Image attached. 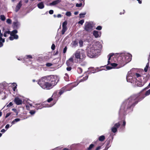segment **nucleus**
Instances as JSON below:
<instances>
[{"mask_svg": "<svg viewBox=\"0 0 150 150\" xmlns=\"http://www.w3.org/2000/svg\"><path fill=\"white\" fill-rule=\"evenodd\" d=\"M144 98V97L141 96L140 93L131 96L122 104L119 112V115H126L132 110V108L138 102L142 100Z\"/></svg>", "mask_w": 150, "mask_h": 150, "instance_id": "1", "label": "nucleus"}, {"mask_svg": "<svg viewBox=\"0 0 150 150\" xmlns=\"http://www.w3.org/2000/svg\"><path fill=\"white\" fill-rule=\"evenodd\" d=\"M57 76L51 75L41 78L38 82V84L44 89H49L56 85L59 81Z\"/></svg>", "mask_w": 150, "mask_h": 150, "instance_id": "2", "label": "nucleus"}, {"mask_svg": "<svg viewBox=\"0 0 150 150\" xmlns=\"http://www.w3.org/2000/svg\"><path fill=\"white\" fill-rule=\"evenodd\" d=\"M132 57V55L129 53H122L115 56L114 60L118 63L119 67H122L131 61Z\"/></svg>", "mask_w": 150, "mask_h": 150, "instance_id": "3", "label": "nucleus"}, {"mask_svg": "<svg viewBox=\"0 0 150 150\" xmlns=\"http://www.w3.org/2000/svg\"><path fill=\"white\" fill-rule=\"evenodd\" d=\"M101 45L96 43L90 45L87 49V55L90 58H93L99 54Z\"/></svg>", "mask_w": 150, "mask_h": 150, "instance_id": "4", "label": "nucleus"}, {"mask_svg": "<svg viewBox=\"0 0 150 150\" xmlns=\"http://www.w3.org/2000/svg\"><path fill=\"white\" fill-rule=\"evenodd\" d=\"M135 76L136 77V80L138 81L137 85L139 87L144 85L150 78L149 75L148 74L141 76L139 74L136 73Z\"/></svg>", "mask_w": 150, "mask_h": 150, "instance_id": "5", "label": "nucleus"}, {"mask_svg": "<svg viewBox=\"0 0 150 150\" xmlns=\"http://www.w3.org/2000/svg\"><path fill=\"white\" fill-rule=\"evenodd\" d=\"M108 57V64H110L112 67L108 66L106 67V68L107 70H109L112 68H119L121 67H119V65L117 61L115 62L114 60L115 58V56L113 57V54H109ZM116 61V60H115Z\"/></svg>", "mask_w": 150, "mask_h": 150, "instance_id": "6", "label": "nucleus"}, {"mask_svg": "<svg viewBox=\"0 0 150 150\" xmlns=\"http://www.w3.org/2000/svg\"><path fill=\"white\" fill-rule=\"evenodd\" d=\"M72 56H74L75 62H77L82 61L85 57L86 55L83 50H78L76 51Z\"/></svg>", "mask_w": 150, "mask_h": 150, "instance_id": "7", "label": "nucleus"}, {"mask_svg": "<svg viewBox=\"0 0 150 150\" xmlns=\"http://www.w3.org/2000/svg\"><path fill=\"white\" fill-rule=\"evenodd\" d=\"M55 103L52 104H51L50 105H48L47 104L46 102H45L43 103H42L41 104L37 103L35 104V106H34V107H35V108L37 110H38V109H40L44 107H51Z\"/></svg>", "mask_w": 150, "mask_h": 150, "instance_id": "8", "label": "nucleus"}, {"mask_svg": "<svg viewBox=\"0 0 150 150\" xmlns=\"http://www.w3.org/2000/svg\"><path fill=\"white\" fill-rule=\"evenodd\" d=\"M78 84V83H73L70 87L71 88L69 89H66V87H64L62 88L60 91L59 94L60 95H62L64 92L66 91L71 90L73 87L76 86Z\"/></svg>", "mask_w": 150, "mask_h": 150, "instance_id": "9", "label": "nucleus"}, {"mask_svg": "<svg viewBox=\"0 0 150 150\" xmlns=\"http://www.w3.org/2000/svg\"><path fill=\"white\" fill-rule=\"evenodd\" d=\"M84 27V29L87 32H90L93 30L92 25L89 22H86Z\"/></svg>", "mask_w": 150, "mask_h": 150, "instance_id": "10", "label": "nucleus"}, {"mask_svg": "<svg viewBox=\"0 0 150 150\" xmlns=\"http://www.w3.org/2000/svg\"><path fill=\"white\" fill-rule=\"evenodd\" d=\"M133 75L131 71H129L128 72L126 76L127 80L128 82L132 83L133 81H134V80H135V79L133 78L132 76Z\"/></svg>", "mask_w": 150, "mask_h": 150, "instance_id": "11", "label": "nucleus"}, {"mask_svg": "<svg viewBox=\"0 0 150 150\" xmlns=\"http://www.w3.org/2000/svg\"><path fill=\"white\" fill-rule=\"evenodd\" d=\"M67 22L66 21H64L62 25V35L64 34L65 32L67 30Z\"/></svg>", "mask_w": 150, "mask_h": 150, "instance_id": "12", "label": "nucleus"}, {"mask_svg": "<svg viewBox=\"0 0 150 150\" xmlns=\"http://www.w3.org/2000/svg\"><path fill=\"white\" fill-rule=\"evenodd\" d=\"M120 125V122L115 123L114 126L111 128L112 131L113 133H115L117 131V129L119 127Z\"/></svg>", "mask_w": 150, "mask_h": 150, "instance_id": "13", "label": "nucleus"}, {"mask_svg": "<svg viewBox=\"0 0 150 150\" xmlns=\"http://www.w3.org/2000/svg\"><path fill=\"white\" fill-rule=\"evenodd\" d=\"M74 60V56L71 57L66 62V64L68 66H71L73 65V61Z\"/></svg>", "mask_w": 150, "mask_h": 150, "instance_id": "14", "label": "nucleus"}, {"mask_svg": "<svg viewBox=\"0 0 150 150\" xmlns=\"http://www.w3.org/2000/svg\"><path fill=\"white\" fill-rule=\"evenodd\" d=\"M24 103L25 104V106L27 109L29 110L30 107H32V104L31 103V101L29 100H28L25 102V101H24Z\"/></svg>", "mask_w": 150, "mask_h": 150, "instance_id": "15", "label": "nucleus"}, {"mask_svg": "<svg viewBox=\"0 0 150 150\" xmlns=\"http://www.w3.org/2000/svg\"><path fill=\"white\" fill-rule=\"evenodd\" d=\"M14 102L17 105H21L22 104V100L18 97H16L15 98Z\"/></svg>", "mask_w": 150, "mask_h": 150, "instance_id": "16", "label": "nucleus"}, {"mask_svg": "<svg viewBox=\"0 0 150 150\" xmlns=\"http://www.w3.org/2000/svg\"><path fill=\"white\" fill-rule=\"evenodd\" d=\"M61 1L60 0H56L50 3L49 5L50 6H54L59 4Z\"/></svg>", "mask_w": 150, "mask_h": 150, "instance_id": "17", "label": "nucleus"}, {"mask_svg": "<svg viewBox=\"0 0 150 150\" xmlns=\"http://www.w3.org/2000/svg\"><path fill=\"white\" fill-rule=\"evenodd\" d=\"M93 34L96 38L99 37L100 36V33L96 30H94L93 31Z\"/></svg>", "mask_w": 150, "mask_h": 150, "instance_id": "18", "label": "nucleus"}, {"mask_svg": "<svg viewBox=\"0 0 150 150\" xmlns=\"http://www.w3.org/2000/svg\"><path fill=\"white\" fill-rule=\"evenodd\" d=\"M11 32L8 30H5L4 31V36L5 37H6L8 36L9 35H11Z\"/></svg>", "mask_w": 150, "mask_h": 150, "instance_id": "19", "label": "nucleus"}, {"mask_svg": "<svg viewBox=\"0 0 150 150\" xmlns=\"http://www.w3.org/2000/svg\"><path fill=\"white\" fill-rule=\"evenodd\" d=\"M21 5H22V4H21V2H20L16 7L15 10V11L16 12H17L18 11V10L20 8L21 6Z\"/></svg>", "mask_w": 150, "mask_h": 150, "instance_id": "20", "label": "nucleus"}, {"mask_svg": "<svg viewBox=\"0 0 150 150\" xmlns=\"http://www.w3.org/2000/svg\"><path fill=\"white\" fill-rule=\"evenodd\" d=\"M13 24L14 27L15 28H17L19 27L20 25V23L18 21L14 22Z\"/></svg>", "mask_w": 150, "mask_h": 150, "instance_id": "21", "label": "nucleus"}, {"mask_svg": "<svg viewBox=\"0 0 150 150\" xmlns=\"http://www.w3.org/2000/svg\"><path fill=\"white\" fill-rule=\"evenodd\" d=\"M38 8L40 9L43 8L44 7V3L43 2H41L38 4Z\"/></svg>", "mask_w": 150, "mask_h": 150, "instance_id": "22", "label": "nucleus"}, {"mask_svg": "<svg viewBox=\"0 0 150 150\" xmlns=\"http://www.w3.org/2000/svg\"><path fill=\"white\" fill-rule=\"evenodd\" d=\"M18 35H11L9 37V39L10 40H12L14 39H17L18 38Z\"/></svg>", "mask_w": 150, "mask_h": 150, "instance_id": "23", "label": "nucleus"}, {"mask_svg": "<svg viewBox=\"0 0 150 150\" xmlns=\"http://www.w3.org/2000/svg\"><path fill=\"white\" fill-rule=\"evenodd\" d=\"M20 119L19 118H16L11 122V124L13 125L15 124L16 123L19 121Z\"/></svg>", "mask_w": 150, "mask_h": 150, "instance_id": "24", "label": "nucleus"}, {"mask_svg": "<svg viewBox=\"0 0 150 150\" xmlns=\"http://www.w3.org/2000/svg\"><path fill=\"white\" fill-rule=\"evenodd\" d=\"M105 139V137L104 135H102L99 137L98 139L100 141H103Z\"/></svg>", "mask_w": 150, "mask_h": 150, "instance_id": "25", "label": "nucleus"}, {"mask_svg": "<svg viewBox=\"0 0 150 150\" xmlns=\"http://www.w3.org/2000/svg\"><path fill=\"white\" fill-rule=\"evenodd\" d=\"M18 32L16 30H14L13 31H12L11 32V35H16L15 34L17 33Z\"/></svg>", "mask_w": 150, "mask_h": 150, "instance_id": "26", "label": "nucleus"}, {"mask_svg": "<svg viewBox=\"0 0 150 150\" xmlns=\"http://www.w3.org/2000/svg\"><path fill=\"white\" fill-rule=\"evenodd\" d=\"M99 69L98 68H97L95 69V70L93 69L91 71V73H94L96 72H97L99 71H100Z\"/></svg>", "mask_w": 150, "mask_h": 150, "instance_id": "27", "label": "nucleus"}, {"mask_svg": "<svg viewBox=\"0 0 150 150\" xmlns=\"http://www.w3.org/2000/svg\"><path fill=\"white\" fill-rule=\"evenodd\" d=\"M3 34H1L0 35V42L4 43L5 42V40L4 39H3L2 37L3 36Z\"/></svg>", "mask_w": 150, "mask_h": 150, "instance_id": "28", "label": "nucleus"}, {"mask_svg": "<svg viewBox=\"0 0 150 150\" xmlns=\"http://www.w3.org/2000/svg\"><path fill=\"white\" fill-rule=\"evenodd\" d=\"M13 86H14L13 88V89L14 91H15L17 88V84L15 83H13L12 84Z\"/></svg>", "mask_w": 150, "mask_h": 150, "instance_id": "29", "label": "nucleus"}, {"mask_svg": "<svg viewBox=\"0 0 150 150\" xmlns=\"http://www.w3.org/2000/svg\"><path fill=\"white\" fill-rule=\"evenodd\" d=\"M65 76L64 77V79L66 81H68L69 80V77L67 74H65Z\"/></svg>", "mask_w": 150, "mask_h": 150, "instance_id": "30", "label": "nucleus"}, {"mask_svg": "<svg viewBox=\"0 0 150 150\" xmlns=\"http://www.w3.org/2000/svg\"><path fill=\"white\" fill-rule=\"evenodd\" d=\"M149 62H148L147 64L146 67H145V68L144 69V71L145 72H146L147 71V70H148V69L149 68Z\"/></svg>", "mask_w": 150, "mask_h": 150, "instance_id": "31", "label": "nucleus"}, {"mask_svg": "<svg viewBox=\"0 0 150 150\" xmlns=\"http://www.w3.org/2000/svg\"><path fill=\"white\" fill-rule=\"evenodd\" d=\"M88 77V76H86L85 77H84L83 78V79H81L79 81V82H82L83 81H85L87 80Z\"/></svg>", "mask_w": 150, "mask_h": 150, "instance_id": "32", "label": "nucleus"}, {"mask_svg": "<svg viewBox=\"0 0 150 150\" xmlns=\"http://www.w3.org/2000/svg\"><path fill=\"white\" fill-rule=\"evenodd\" d=\"M35 112H36L35 110H30L29 113L31 115H33L35 113Z\"/></svg>", "mask_w": 150, "mask_h": 150, "instance_id": "33", "label": "nucleus"}, {"mask_svg": "<svg viewBox=\"0 0 150 150\" xmlns=\"http://www.w3.org/2000/svg\"><path fill=\"white\" fill-rule=\"evenodd\" d=\"M24 58L25 59H32V57L31 55H27L25 56Z\"/></svg>", "mask_w": 150, "mask_h": 150, "instance_id": "34", "label": "nucleus"}, {"mask_svg": "<svg viewBox=\"0 0 150 150\" xmlns=\"http://www.w3.org/2000/svg\"><path fill=\"white\" fill-rule=\"evenodd\" d=\"M77 71L79 73H81L82 72V70L80 67H78L77 69Z\"/></svg>", "mask_w": 150, "mask_h": 150, "instance_id": "35", "label": "nucleus"}, {"mask_svg": "<svg viewBox=\"0 0 150 150\" xmlns=\"http://www.w3.org/2000/svg\"><path fill=\"white\" fill-rule=\"evenodd\" d=\"M150 94V89H149V90H148V91H147L146 92L145 95L146 96H147L149 95Z\"/></svg>", "mask_w": 150, "mask_h": 150, "instance_id": "36", "label": "nucleus"}, {"mask_svg": "<svg viewBox=\"0 0 150 150\" xmlns=\"http://www.w3.org/2000/svg\"><path fill=\"white\" fill-rule=\"evenodd\" d=\"M1 19L2 21H4L6 19L5 16L4 15H1Z\"/></svg>", "mask_w": 150, "mask_h": 150, "instance_id": "37", "label": "nucleus"}, {"mask_svg": "<svg viewBox=\"0 0 150 150\" xmlns=\"http://www.w3.org/2000/svg\"><path fill=\"white\" fill-rule=\"evenodd\" d=\"M79 46L80 47H81L83 46V41L81 40H80L79 41Z\"/></svg>", "mask_w": 150, "mask_h": 150, "instance_id": "38", "label": "nucleus"}, {"mask_svg": "<svg viewBox=\"0 0 150 150\" xmlns=\"http://www.w3.org/2000/svg\"><path fill=\"white\" fill-rule=\"evenodd\" d=\"M52 96L50 98H49L47 100V101L48 102L50 103L51 102V101L53 100V98H52Z\"/></svg>", "mask_w": 150, "mask_h": 150, "instance_id": "39", "label": "nucleus"}, {"mask_svg": "<svg viewBox=\"0 0 150 150\" xmlns=\"http://www.w3.org/2000/svg\"><path fill=\"white\" fill-rule=\"evenodd\" d=\"M94 146V145L93 144H91L88 148V150H90Z\"/></svg>", "mask_w": 150, "mask_h": 150, "instance_id": "40", "label": "nucleus"}, {"mask_svg": "<svg viewBox=\"0 0 150 150\" xmlns=\"http://www.w3.org/2000/svg\"><path fill=\"white\" fill-rule=\"evenodd\" d=\"M126 122L125 121V120H123V124H122V126L123 127V129H124V128H125V125H126Z\"/></svg>", "mask_w": 150, "mask_h": 150, "instance_id": "41", "label": "nucleus"}, {"mask_svg": "<svg viewBox=\"0 0 150 150\" xmlns=\"http://www.w3.org/2000/svg\"><path fill=\"white\" fill-rule=\"evenodd\" d=\"M66 15L67 16H70L71 15V13L70 12H67L66 13Z\"/></svg>", "mask_w": 150, "mask_h": 150, "instance_id": "42", "label": "nucleus"}, {"mask_svg": "<svg viewBox=\"0 0 150 150\" xmlns=\"http://www.w3.org/2000/svg\"><path fill=\"white\" fill-rule=\"evenodd\" d=\"M6 22L8 24H11V21L10 19H7Z\"/></svg>", "mask_w": 150, "mask_h": 150, "instance_id": "43", "label": "nucleus"}, {"mask_svg": "<svg viewBox=\"0 0 150 150\" xmlns=\"http://www.w3.org/2000/svg\"><path fill=\"white\" fill-rule=\"evenodd\" d=\"M84 22V21L83 20H81L78 23L81 24V25H82L83 23Z\"/></svg>", "mask_w": 150, "mask_h": 150, "instance_id": "44", "label": "nucleus"}, {"mask_svg": "<svg viewBox=\"0 0 150 150\" xmlns=\"http://www.w3.org/2000/svg\"><path fill=\"white\" fill-rule=\"evenodd\" d=\"M73 45L76 46L77 45V42L76 41H74L72 42Z\"/></svg>", "mask_w": 150, "mask_h": 150, "instance_id": "45", "label": "nucleus"}, {"mask_svg": "<svg viewBox=\"0 0 150 150\" xmlns=\"http://www.w3.org/2000/svg\"><path fill=\"white\" fill-rule=\"evenodd\" d=\"M82 6V4L81 3L80 4H76V6L77 7H80Z\"/></svg>", "mask_w": 150, "mask_h": 150, "instance_id": "46", "label": "nucleus"}, {"mask_svg": "<svg viewBox=\"0 0 150 150\" xmlns=\"http://www.w3.org/2000/svg\"><path fill=\"white\" fill-rule=\"evenodd\" d=\"M96 29L98 30H100L102 29V27L100 26H98L97 27Z\"/></svg>", "mask_w": 150, "mask_h": 150, "instance_id": "47", "label": "nucleus"}, {"mask_svg": "<svg viewBox=\"0 0 150 150\" xmlns=\"http://www.w3.org/2000/svg\"><path fill=\"white\" fill-rule=\"evenodd\" d=\"M46 65L47 67H50L52 65V64L51 63H47L46 64Z\"/></svg>", "mask_w": 150, "mask_h": 150, "instance_id": "48", "label": "nucleus"}, {"mask_svg": "<svg viewBox=\"0 0 150 150\" xmlns=\"http://www.w3.org/2000/svg\"><path fill=\"white\" fill-rule=\"evenodd\" d=\"M12 110L13 111H14L15 113H16V115H17L18 113L16 109L13 108L12 109Z\"/></svg>", "mask_w": 150, "mask_h": 150, "instance_id": "49", "label": "nucleus"}, {"mask_svg": "<svg viewBox=\"0 0 150 150\" xmlns=\"http://www.w3.org/2000/svg\"><path fill=\"white\" fill-rule=\"evenodd\" d=\"M11 115V113L8 112L6 114V116H5V118H7L10 115Z\"/></svg>", "mask_w": 150, "mask_h": 150, "instance_id": "50", "label": "nucleus"}, {"mask_svg": "<svg viewBox=\"0 0 150 150\" xmlns=\"http://www.w3.org/2000/svg\"><path fill=\"white\" fill-rule=\"evenodd\" d=\"M55 45L53 44H52L51 46V49L53 50H54L55 49Z\"/></svg>", "mask_w": 150, "mask_h": 150, "instance_id": "51", "label": "nucleus"}, {"mask_svg": "<svg viewBox=\"0 0 150 150\" xmlns=\"http://www.w3.org/2000/svg\"><path fill=\"white\" fill-rule=\"evenodd\" d=\"M150 88V83H149L148 85L144 89V90Z\"/></svg>", "mask_w": 150, "mask_h": 150, "instance_id": "52", "label": "nucleus"}, {"mask_svg": "<svg viewBox=\"0 0 150 150\" xmlns=\"http://www.w3.org/2000/svg\"><path fill=\"white\" fill-rule=\"evenodd\" d=\"M67 50V47H65L63 49V53H65L66 52Z\"/></svg>", "mask_w": 150, "mask_h": 150, "instance_id": "53", "label": "nucleus"}, {"mask_svg": "<svg viewBox=\"0 0 150 150\" xmlns=\"http://www.w3.org/2000/svg\"><path fill=\"white\" fill-rule=\"evenodd\" d=\"M53 11L52 10H50L49 11V13L50 14H52L53 13Z\"/></svg>", "mask_w": 150, "mask_h": 150, "instance_id": "54", "label": "nucleus"}, {"mask_svg": "<svg viewBox=\"0 0 150 150\" xmlns=\"http://www.w3.org/2000/svg\"><path fill=\"white\" fill-rule=\"evenodd\" d=\"M86 14V13H80L79 14V16H84Z\"/></svg>", "mask_w": 150, "mask_h": 150, "instance_id": "55", "label": "nucleus"}, {"mask_svg": "<svg viewBox=\"0 0 150 150\" xmlns=\"http://www.w3.org/2000/svg\"><path fill=\"white\" fill-rule=\"evenodd\" d=\"M10 127V125L9 124H7L6 125V126H5V128L6 129H8Z\"/></svg>", "mask_w": 150, "mask_h": 150, "instance_id": "56", "label": "nucleus"}, {"mask_svg": "<svg viewBox=\"0 0 150 150\" xmlns=\"http://www.w3.org/2000/svg\"><path fill=\"white\" fill-rule=\"evenodd\" d=\"M71 67H68L67 68V70L69 71L71 70Z\"/></svg>", "mask_w": 150, "mask_h": 150, "instance_id": "57", "label": "nucleus"}, {"mask_svg": "<svg viewBox=\"0 0 150 150\" xmlns=\"http://www.w3.org/2000/svg\"><path fill=\"white\" fill-rule=\"evenodd\" d=\"M6 131V130H5V129H2L1 131V132H3V133H4Z\"/></svg>", "mask_w": 150, "mask_h": 150, "instance_id": "58", "label": "nucleus"}, {"mask_svg": "<svg viewBox=\"0 0 150 150\" xmlns=\"http://www.w3.org/2000/svg\"><path fill=\"white\" fill-rule=\"evenodd\" d=\"M57 17L58 18H61L62 17V15L61 14H58L57 15Z\"/></svg>", "mask_w": 150, "mask_h": 150, "instance_id": "59", "label": "nucleus"}, {"mask_svg": "<svg viewBox=\"0 0 150 150\" xmlns=\"http://www.w3.org/2000/svg\"><path fill=\"white\" fill-rule=\"evenodd\" d=\"M2 42H0V47L3 46V44Z\"/></svg>", "mask_w": 150, "mask_h": 150, "instance_id": "60", "label": "nucleus"}, {"mask_svg": "<svg viewBox=\"0 0 150 150\" xmlns=\"http://www.w3.org/2000/svg\"><path fill=\"white\" fill-rule=\"evenodd\" d=\"M106 146H107L108 148L110 146L109 143H108L107 144Z\"/></svg>", "mask_w": 150, "mask_h": 150, "instance_id": "61", "label": "nucleus"}, {"mask_svg": "<svg viewBox=\"0 0 150 150\" xmlns=\"http://www.w3.org/2000/svg\"><path fill=\"white\" fill-rule=\"evenodd\" d=\"M101 147L100 146H98L96 149V150H99L100 149Z\"/></svg>", "mask_w": 150, "mask_h": 150, "instance_id": "62", "label": "nucleus"}, {"mask_svg": "<svg viewBox=\"0 0 150 150\" xmlns=\"http://www.w3.org/2000/svg\"><path fill=\"white\" fill-rule=\"evenodd\" d=\"M138 1V2L139 4H141L142 3V1H140V0H137Z\"/></svg>", "mask_w": 150, "mask_h": 150, "instance_id": "63", "label": "nucleus"}, {"mask_svg": "<svg viewBox=\"0 0 150 150\" xmlns=\"http://www.w3.org/2000/svg\"><path fill=\"white\" fill-rule=\"evenodd\" d=\"M108 149V148L107 146H106L104 149V150H107Z\"/></svg>", "mask_w": 150, "mask_h": 150, "instance_id": "64", "label": "nucleus"}]
</instances>
